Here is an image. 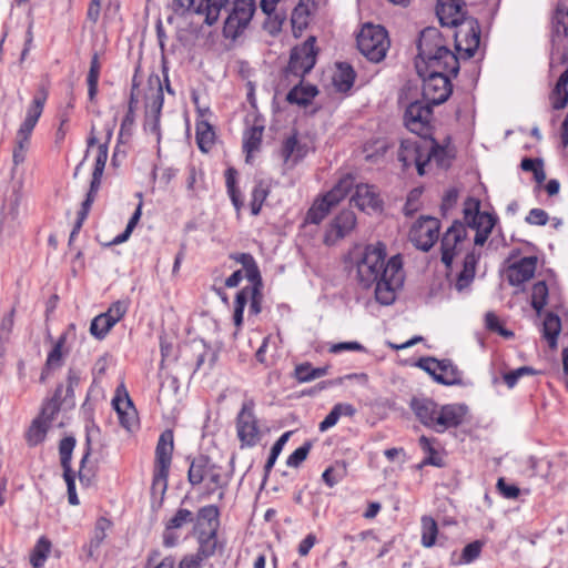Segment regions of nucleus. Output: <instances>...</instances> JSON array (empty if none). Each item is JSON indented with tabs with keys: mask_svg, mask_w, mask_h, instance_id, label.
Instances as JSON below:
<instances>
[{
	"mask_svg": "<svg viewBox=\"0 0 568 568\" xmlns=\"http://www.w3.org/2000/svg\"><path fill=\"white\" fill-rule=\"evenodd\" d=\"M357 280L364 288L375 285V297L383 305L395 301L396 291L403 286L404 272L400 255L386 262V245L382 242L365 246L356 263Z\"/></svg>",
	"mask_w": 568,
	"mask_h": 568,
	"instance_id": "f257e3e1",
	"label": "nucleus"
},
{
	"mask_svg": "<svg viewBox=\"0 0 568 568\" xmlns=\"http://www.w3.org/2000/svg\"><path fill=\"white\" fill-rule=\"evenodd\" d=\"M465 223L454 221L442 237V262L450 268L454 257L458 255L464 242L467 239V226L476 231L475 245L481 246L486 243L498 217L495 214L480 211V201L475 197H467L463 209Z\"/></svg>",
	"mask_w": 568,
	"mask_h": 568,
	"instance_id": "f03ea898",
	"label": "nucleus"
},
{
	"mask_svg": "<svg viewBox=\"0 0 568 568\" xmlns=\"http://www.w3.org/2000/svg\"><path fill=\"white\" fill-rule=\"evenodd\" d=\"M417 49L416 69L419 75H423V67L437 65L440 69H448L454 77L458 74L459 60L437 28L427 27L420 32Z\"/></svg>",
	"mask_w": 568,
	"mask_h": 568,
	"instance_id": "7ed1b4c3",
	"label": "nucleus"
},
{
	"mask_svg": "<svg viewBox=\"0 0 568 568\" xmlns=\"http://www.w3.org/2000/svg\"><path fill=\"white\" fill-rule=\"evenodd\" d=\"M231 257L243 265L245 270V277L250 282V285L244 286L240 292H237L234 301V324L236 327H241L243 324V313L244 308L250 302L248 305V314L257 315L262 311V276L260 268L250 253H237L232 254Z\"/></svg>",
	"mask_w": 568,
	"mask_h": 568,
	"instance_id": "20e7f679",
	"label": "nucleus"
},
{
	"mask_svg": "<svg viewBox=\"0 0 568 568\" xmlns=\"http://www.w3.org/2000/svg\"><path fill=\"white\" fill-rule=\"evenodd\" d=\"M187 480L192 486L205 483L203 494L205 497L219 491V499L224 498L227 480L222 474V467L213 463L206 455H199L191 460Z\"/></svg>",
	"mask_w": 568,
	"mask_h": 568,
	"instance_id": "39448f33",
	"label": "nucleus"
},
{
	"mask_svg": "<svg viewBox=\"0 0 568 568\" xmlns=\"http://www.w3.org/2000/svg\"><path fill=\"white\" fill-rule=\"evenodd\" d=\"M173 448L174 444L172 430L163 432L160 435L155 448V462L151 486V493L153 496L159 495L160 498H163L168 489V477L172 462Z\"/></svg>",
	"mask_w": 568,
	"mask_h": 568,
	"instance_id": "423d86ee",
	"label": "nucleus"
},
{
	"mask_svg": "<svg viewBox=\"0 0 568 568\" xmlns=\"http://www.w3.org/2000/svg\"><path fill=\"white\" fill-rule=\"evenodd\" d=\"M448 69L423 67V102L438 105L447 101L453 92Z\"/></svg>",
	"mask_w": 568,
	"mask_h": 568,
	"instance_id": "0eeeda50",
	"label": "nucleus"
},
{
	"mask_svg": "<svg viewBox=\"0 0 568 568\" xmlns=\"http://www.w3.org/2000/svg\"><path fill=\"white\" fill-rule=\"evenodd\" d=\"M356 42L359 52L375 63L384 60L390 45L386 29L371 23L363 26L357 34Z\"/></svg>",
	"mask_w": 568,
	"mask_h": 568,
	"instance_id": "6e6552de",
	"label": "nucleus"
},
{
	"mask_svg": "<svg viewBox=\"0 0 568 568\" xmlns=\"http://www.w3.org/2000/svg\"><path fill=\"white\" fill-rule=\"evenodd\" d=\"M255 10V0H233L224 22L223 36L236 40L248 27Z\"/></svg>",
	"mask_w": 568,
	"mask_h": 568,
	"instance_id": "1a4fd4ad",
	"label": "nucleus"
},
{
	"mask_svg": "<svg viewBox=\"0 0 568 568\" xmlns=\"http://www.w3.org/2000/svg\"><path fill=\"white\" fill-rule=\"evenodd\" d=\"M432 105L423 101H414L408 104L404 114L406 128L419 138L432 136Z\"/></svg>",
	"mask_w": 568,
	"mask_h": 568,
	"instance_id": "9d476101",
	"label": "nucleus"
},
{
	"mask_svg": "<svg viewBox=\"0 0 568 568\" xmlns=\"http://www.w3.org/2000/svg\"><path fill=\"white\" fill-rule=\"evenodd\" d=\"M236 433L242 447H253L261 439L258 420L254 414V402L245 400L236 416Z\"/></svg>",
	"mask_w": 568,
	"mask_h": 568,
	"instance_id": "9b49d317",
	"label": "nucleus"
},
{
	"mask_svg": "<svg viewBox=\"0 0 568 568\" xmlns=\"http://www.w3.org/2000/svg\"><path fill=\"white\" fill-rule=\"evenodd\" d=\"M440 222L433 216H420L409 231L410 242L419 250L428 252L439 237Z\"/></svg>",
	"mask_w": 568,
	"mask_h": 568,
	"instance_id": "f8f14e48",
	"label": "nucleus"
},
{
	"mask_svg": "<svg viewBox=\"0 0 568 568\" xmlns=\"http://www.w3.org/2000/svg\"><path fill=\"white\" fill-rule=\"evenodd\" d=\"M454 31L455 48L464 51L465 58H473L480 43V27L475 18H468Z\"/></svg>",
	"mask_w": 568,
	"mask_h": 568,
	"instance_id": "ddd939ff",
	"label": "nucleus"
},
{
	"mask_svg": "<svg viewBox=\"0 0 568 568\" xmlns=\"http://www.w3.org/2000/svg\"><path fill=\"white\" fill-rule=\"evenodd\" d=\"M315 37H310L302 45L295 47L290 57L287 70L297 77H304L316 63Z\"/></svg>",
	"mask_w": 568,
	"mask_h": 568,
	"instance_id": "4468645a",
	"label": "nucleus"
},
{
	"mask_svg": "<svg viewBox=\"0 0 568 568\" xmlns=\"http://www.w3.org/2000/svg\"><path fill=\"white\" fill-rule=\"evenodd\" d=\"M425 138L406 139L400 142L397 158L404 169L415 165L419 175L425 174Z\"/></svg>",
	"mask_w": 568,
	"mask_h": 568,
	"instance_id": "2eb2a0df",
	"label": "nucleus"
},
{
	"mask_svg": "<svg viewBox=\"0 0 568 568\" xmlns=\"http://www.w3.org/2000/svg\"><path fill=\"white\" fill-rule=\"evenodd\" d=\"M245 123L247 128L243 135V150L246 153V161H248L252 153L261 148L265 120L256 111H253L246 115Z\"/></svg>",
	"mask_w": 568,
	"mask_h": 568,
	"instance_id": "dca6fc26",
	"label": "nucleus"
},
{
	"mask_svg": "<svg viewBox=\"0 0 568 568\" xmlns=\"http://www.w3.org/2000/svg\"><path fill=\"white\" fill-rule=\"evenodd\" d=\"M351 202L361 211L373 212H381L384 204L377 187L365 183L355 185Z\"/></svg>",
	"mask_w": 568,
	"mask_h": 568,
	"instance_id": "f3484780",
	"label": "nucleus"
},
{
	"mask_svg": "<svg viewBox=\"0 0 568 568\" xmlns=\"http://www.w3.org/2000/svg\"><path fill=\"white\" fill-rule=\"evenodd\" d=\"M463 0H437L436 14L443 27H458L466 19Z\"/></svg>",
	"mask_w": 568,
	"mask_h": 568,
	"instance_id": "a211bd4d",
	"label": "nucleus"
},
{
	"mask_svg": "<svg viewBox=\"0 0 568 568\" xmlns=\"http://www.w3.org/2000/svg\"><path fill=\"white\" fill-rule=\"evenodd\" d=\"M356 215L352 210H343L331 222L325 234V243L333 244L348 235L356 226Z\"/></svg>",
	"mask_w": 568,
	"mask_h": 568,
	"instance_id": "6ab92c4d",
	"label": "nucleus"
},
{
	"mask_svg": "<svg viewBox=\"0 0 568 568\" xmlns=\"http://www.w3.org/2000/svg\"><path fill=\"white\" fill-rule=\"evenodd\" d=\"M467 410L464 404H448L439 407L434 430L443 433L448 428L458 427L464 423Z\"/></svg>",
	"mask_w": 568,
	"mask_h": 568,
	"instance_id": "aec40b11",
	"label": "nucleus"
},
{
	"mask_svg": "<svg viewBox=\"0 0 568 568\" xmlns=\"http://www.w3.org/2000/svg\"><path fill=\"white\" fill-rule=\"evenodd\" d=\"M537 256H525L507 267L506 276L510 285L519 286L534 277L537 268Z\"/></svg>",
	"mask_w": 568,
	"mask_h": 568,
	"instance_id": "412c9836",
	"label": "nucleus"
},
{
	"mask_svg": "<svg viewBox=\"0 0 568 568\" xmlns=\"http://www.w3.org/2000/svg\"><path fill=\"white\" fill-rule=\"evenodd\" d=\"M193 521L194 515L191 510L179 508L173 517L170 518L165 524V528L162 535L163 545L168 548L176 546L180 539V535L176 532V530Z\"/></svg>",
	"mask_w": 568,
	"mask_h": 568,
	"instance_id": "4be33fe9",
	"label": "nucleus"
},
{
	"mask_svg": "<svg viewBox=\"0 0 568 568\" xmlns=\"http://www.w3.org/2000/svg\"><path fill=\"white\" fill-rule=\"evenodd\" d=\"M220 509L215 505H206L201 507L194 517V534L201 535L219 532L220 528Z\"/></svg>",
	"mask_w": 568,
	"mask_h": 568,
	"instance_id": "5701e85b",
	"label": "nucleus"
},
{
	"mask_svg": "<svg viewBox=\"0 0 568 568\" xmlns=\"http://www.w3.org/2000/svg\"><path fill=\"white\" fill-rule=\"evenodd\" d=\"M47 100V92L41 91L34 95L32 103L27 110V114L22 123L20 124L16 134L27 136L31 139L33 129L36 128L44 108Z\"/></svg>",
	"mask_w": 568,
	"mask_h": 568,
	"instance_id": "b1692460",
	"label": "nucleus"
},
{
	"mask_svg": "<svg viewBox=\"0 0 568 568\" xmlns=\"http://www.w3.org/2000/svg\"><path fill=\"white\" fill-rule=\"evenodd\" d=\"M409 407L424 426L432 429L436 427V417L439 407L433 399L426 397H413L409 403Z\"/></svg>",
	"mask_w": 568,
	"mask_h": 568,
	"instance_id": "393cba45",
	"label": "nucleus"
},
{
	"mask_svg": "<svg viewBox=\"0 0 568 568\" xmlns=\"http://www.w3.org/2000/svg\"><path fill=\"white\" fill-rule=\"evenodd\" d=\"M112 405L118 414L121 426L130 432L133 430L138 426V414L129 395L126 393L124 397L116 395L112 399Z\"/></svg>",
	"mask_w": 568,
	"mask_h": 568,
	"instance_id": "a878e982",
	"label": "nucleus"
},
{
	"mask_svg": "<svg viewBox=\"0 0 568 568\" xmlns=\"http://www.w3.org/2000/svg\"><path fill=\"white\" fill-rule=\"evenodd\" d=\"M480 254L475 250L468 252L463 262V270L458 273L455 282V288L458 292H464L469 288L474 282L476 274V266L479 261Z\"/></svg>",
	"mask_w": 568,
	"mask_h": 568,
	"instance_id": "bb28decb",
	"label": "nucleus"
},
{
	"mask_svg": "<svg viewBox=\"0 0 568 568\" xmlns=\"http://www.w3.org/2000/svg\"><path fill=\"white\" fill-rule=\"evenodd\" d=\"M195 536L199 544L195 554H197L202 559L205 560L224 550V542L219 539L217 532L211 535L202 531L201 535Z\"/></svg>",
	"mask_w": 568,
	"mask_h": 568,
	"instance_id": "cd10ccee",
	"label": "nucleus"
},
{
	"mask_svg": "<svg viewBox=\"0 0 568 568\" xmlns=\"http://www.w3.org/2000/svg\"><path fill=\"white\" fill-rule=\"evenodd\" d=\"M230 0H200L194 12L204 16V22L213 26L217 22L221 11L226 7Z\"/></svg>",
	"mask_w": 568,
	"mask_h": 568,
	"instance_id": "c85d7f7f",
	"label": "nucleus"
},
{
	"mask_svg": "<svg viewBox=\"0 0 568 568\" xmlns=\"http://www.w3.org/2000/svg\"><path fill=\"white\" fill-rule=\"evenodd\" d=\"M145 99L148 112L161 114L164 98L159 75L149 78V92L146 93Z\"/></svg>",
	"mask_w": 568,
	"mask_h": 568,
	"instance_id": "c756f323",
	"label": "nucleus"
},
{
	"mask_svg": "<svg viewBox=\"0 0 568 568\" xmlns=\"http://www.w3.org/2000/svg\"><path fill=\"white\" fill-rule=\"evenodd\" d=\"M438 376L435 381L442 385H460L463 383V374L450 359L439 361Z\"/></svg>",
	"mask_w": 568,
	"mask_h": 568,
	"instance_id": "7c9ffc66",
	"label": "nucleus"
},
{
	"mask_svg": "<svg viewBox=\"0 0 568 568\" xmlns=\"http://www.w3.org/2000/svg\"><path fill=\"white\" fill-rule=\"evenodd\" d=\"M281 155L284 164L290 168L294 166L305 155L304 148L298 143L296 135L288 136L284 140L281 149Z\"/></svg>",
	"mask_w": 568,
	"mask_h": 568,
	"instance_id": "2f4dec72",
	"label": "nucleus"
},
{
	"mask_svg": "<svg viewBox=\"0 0 568 568\" xmlns=\"http://www.w3.org/2000/svg\"><path fill=\"white\" fill-rule=\"evenodd\" d=\"M336 67V72L333 75L334 87L338 92H347L354 84L355 71L347 62H339Z\"/></svg>",
	"mask_w": 568,
	"mask_h": 568,
	"instance_id": "473e14b6",
	"label": "nucleus"
},
{
	"mask_svg": "<svg viewBox=\"0 0 568 568\" xmlns=\"http://www.w3.org/2000/svg\"><path fill=\"white\" fill-rule=\"evenodd\" d=\"M318 90L314 85H295L291 89L286 95V101L291 104H297L298 106H307L312 100L316 97Z\"/></svg>",
	"mask_w": 568,
	"mask_h": 568,
	"instance_id": "72a5a7b5",
	"label": "nucleus"
},
{
	"mask_svg": "<svg viewBox=\"0 0 568 568\" xmlns=\"http://www.w3.org/2000/svg\"><path fill=\"white\" fill-rule=\"evenodd\" d=\"M425 146L427 150L425 151V166L430 162H435L440 168L448 165L447 151L432 136L425 139Z\"/></svg>",
	"mask_w": 568,
	"mask_h": 568,
	"instance_id": "f704fd0d",
	"label": "nucleus"
},
{
	"mask_svg": "<svg viewBox=\"0 0 568 568\" xmlns=\"http://www.w3.org/2000/svg\"><path fill=\"white\" fill-rule=\"evenodd\" d=\"M551 103L555 110H561L568 103V67L561 72L552 90Z\"/></svg>",
	"mask_w": 568,
	"mask_h": 568,
	"instance_id": "c9c22d12",
	"label": "nucleus"
},
{
	"mask_svg": "<svg viewBox=\"0 0 568 568\" xmlns=\"http://www.w3.org/2000/svg\"><path fill=\"white\" fill-rule=\"evenodd\" d=\"M50 427L42 418H34L24 434L28 446L36 447L41 444L45 439Z\"/></svg>",
	"mask_w": 568,
	"mask_h": 568,
	"instance_id": "e433bc0d",
	"label": "nucleus"
},
{
	"mask_svg": "<svg viewBox=\"0 0 568 568\" xmlns=\"http://www.w3.org/2000/svg\"><path fill=\"white\" fill-rule=\"evenodd\" d=\"M337 203L333 202L332 199H328V195L325 194L307 211L306 222L312 224H320L329 213L331 209Z\"/></svg>",
	"mask_w": 568,
	"mask_h": 568,
	"instance_id": "4c0bfd02",
	"label": "nucleus"
},
{
	"mask_svg": "<svg viewBox=\"0 0 568 568\" xmlns=\"http://www.w3.org/2000/svg\"><path fill=\"white\" fill-rule=\"evenodd\" d=\"M560 331L561 322L559 316L552 312L547 313L542 323V333L551 348L557 346V337Z\"/></svg>",
	"mask_w": 568,
	"mask_h": 568,
	"instance_id": "58836bf2",
	"label": "nucleus"
},
{
	"mask_svg": "<svg viewBox=\"0 0 568 568\" xmlns=\"http://www.w3.org/2000/svg\"><path fill=\"white\" fill-rule=\"evenodd\" d=\"M215 132L207 121L196 122V144L202 152H207L214 143Z\"/></svg>",
	"mask_w": 568,
	"mask_h": 568,
	"instance_id": "ea45409f",
	"label": "nucleus"
},
{
	"mask_svg": "<svg viewBox=\"0 0 568 568\" xmlns=\"http://www.w3.org/2000/svg\"><path fill=\"white\" fill-rule=\"evenodd\" d=\"M111 527V521L106 518H99L95 523L93 535L89 544L88 556L93 557L106 537V530Z\"/></svg>",
	"mask_w": 568,
	"mask_h": 568,
	"instance_id": "a19ab883",
	"label": "nucleus"
},
{
	"mask_svg": "<svg viewBox=\"0 0 568 568\" xmlns=\"http://www.w3.org/2000/svg\"><path fill=\"white\" fill-rule=\"evenodd\" d=\"M422 524V538L420 542L425 548H430L436 544L438 535V526L435 519L430 516H423Z\"/></svg>",
	"mask_w": 568,
	"mask_h": 568,
	"instance_id": "79ce46f5",
	"label": "nucleus"
},
{
	"mask_svg": "<svg viewBox=\"0 0 568 568\" xmlns=\"http://www.w3.org/2000/svg\"><path fill=\"white\" fill-rule=\"evenodd\" d=\"M62 396V385H59L54 392V395L51 399L47 400L41 409V413L37 418H42L43 422H47L48 425L51 426L54 416L60 410V400Z\"/></svg>",
	"mask_w": 568,
	"mask_h": 568,
	"instance_id": "37998d69",
	"label": "nucleus"
},
{
	"mask_svg": "<svg viewBox=\"0 0 568 568\" xmlns=\"http://www.w3.org/2000/svg\"><path fill=\"white\" fill-rule=\"evenodd\" d=\"M308 2L310 0H300L292 12L291 21L295 34L297 31L303 32L308 24Z\"/></svg>",
	"mask_w": 568,
	"mask_h": 568,
	"instance_id": "c03bdc74",
	"label": "nucleus"
},
{
	"mask_svg": "<svg viewBox=\"0 0 568 568\" xmlns=\"http://www.w3.org/2000/svg\"><path fill=\"white\" fill-rule=\"evenodd\" d=\"M50 550L51 541L44 536L40 537L30 556V562L33 566V568L43 567L50 554Z\"/></svg>",
	"mask_w": 568,
	"mask_h": 568,
	"instance_id": "a18cd8bd",
	"label": "nucleus"
},
{
	"mask_svg": "<svg viewBox=\"0 0 568 568\" xmlns=\"http://www.w3.org/2000/svg\"><path fill=\"white\" fill-rule=\"evenodd\" d=\"M100 70H101V64L99 62V55L95 52L91 58L90 69H89L88 77H87L88 95H89L90 101H93L98 93Z\"/></svg>",
	"mask_w": 568,
	"mask_h": 568,
	"instance_id": "49530a36",
	"label": "nucleus"
},
{
	"mask_svg": "<svg viewBox=\"0 0 568 568\" xmlns=\"http://www.w3.org/2000/svg\"><path fill=\"white\" fill-rule=\"evenodd\" d=\"M434 439H430L426 436H420L418 439L419 447L426 454V457L423 460V465H432L436 467H442L444 465L443 458L438 455L437 450L433 446Z\"/></svg>",
	"mask_w": 568,
	"mask_h": 568,
	"instance_id": "de8ad7c7",
	"label": "nucleus"
},
{
	"mask_svg": "<svg viewBox=\"0 0 568 568\" xmlns=\"http://www.w3.org/2000/svg\"><path fill=\"white\" fill-rule=\"evenodd\" d=\"M354 187V178L351 174H346L338 180V182L334 185V187L326 193L328 199H332L333 202L339 203Z\"/></svg>",
	"mask_w": 568,
	"mask_h": 568,
	"instance_id": "09e8293b",
	"label": "nucleus"
},
{
	"mask_svg": "<svg viewBox=\"0 0 568 568\" xmlns=\"http://www.w3.org/2000/svg\"><path fill=\"white\" fill-rule=\"evenodd\" d=\"M552 28L557 34L568 37V7L560 0L552 17Z\"/></svg>",
	"mask_w": 568,
	"mask_h": 568,
	"instance_id": "8fccbe9b",
	"label": "nucleus"
},
{
	"mask_svg": "<svg viewBox=\"0 0 568 568\" xmlns=\"http://www.w3.org/2000/svg\"><path fill=\"white\" fill-rule=\"evenodd\" d=\"M236 175L237 171L234 168H229L225 171V182L227 187V193L231 197V201L239 212L242 206V200H241V192L240 189L236 186Z\"/></svg>",
	"mask_w": 568,
	"mask_h": 568,
	"instance_id": "3c124183",
	"label": "nucleus"
},
{
	"mask_svg": "<svg viewBox=\"0 0 568 568\" xmlns=\"http://www.w3.org/2000/svg\"><path fill=\"white\" fill-rule=\"evenodd\" d=\"M548 301V286L545 281H539L532 285L531 307L540 314Z\"/></svg>",
	"mask_w": 568,
	"mask_h": 568,
	"instance_id": "603ef678",
	"label": "nucleus"
},
{
	"mask_svg": "<svg viewBox=\"0 0 568 568\" xmlns=\"http://www.w3.org/2000/svg\"><path fill=\"white\" fill-rule=\"evenodd\" d=\"M75 446V439L71 436L61 439L59 445L60 462L63 468V473L73 471L71 468L72 452Z\"/></svg>",
	"mask_w": 568,
	"mask_h": 568,
	"instance_id": "864d4df0",
	"label": "nucleus"
},
{
	"mask_svg": "<svg viewBox=\"0 0 568 568\" xmlns=\"http://www.w3.org/2000/svg\"><path fill=\"white\" fill-rule=\"evenodd\" d=\"M114 324L104 315L95 316L90 325V333L98 339H103Z\"/></svg>",
	"mask_w": 568,
	"mask_h": 568,
	"instance_id": "5fc2aeb1",
	"label": "nucleus"
},
{
	"mask_svg": "<svg viewBox=\"0 0 568 568\" xmlns=\"http://www.w3.org/2000/svg\"><path fill=\"white\" fill-rule=\"evenodd\" d=\"M268 195L267 186L263 181L258 182L253 191H252V201H251V213L252 215H258L262 209L264 201Z\"/></svg>",
	"mask_w": 568,
	"mask_h": 568,
	"instance_id": "6e6d98bb",
	"label": "nucleus"
},
{
	"mask_svg": "<svg viewBox=\"0 0 568 568\" xmlns=\"http://www.w3.org/2000/svg\"><path fill=\"white\" fill-rule=\"evenodd\" d=\"M65 343V335H61L55 342L53 348L48 354L45 365L47 369H55L62 366V348Z\"/></svg>",
	"mask_w": 568,
	"mask_h": 568,
	"instance_id": "4d7b16f0",
	"label": "nucleus"
},
{
	"mask_svg": "<svg viewBox=\"0 0 568 568\" xmlns=\"http://www.w3.org/2000/svg\"><path fill=\"white\" fill-rule=\"evenodd\" d=\"M291 434H292L291 432H286L284 434H282L280 436V438L273 444V446L271 448L270 456L264 466L265 475H267L271 471V469L273 468L278 455L283 450V447L286 444V442L288 440Z\"/></svg>",
	"mask_w": 568,
	"mask_h": 568,
	"instance_id": "13d9d810",
	"label": "nucleus"
},
{
	"mask_svg": "<svg viewBox=\"0 0 568 568\" xmlns=\"http://www.w3.org/2000/svg\"><path fill=\"white\" fill-rule=\"evenodd\" d=\"M128 310L129 302L126 300H119L112 303L108 311L103 314L115 325L120 320L124 317Z\"/></svg>",
	"mask_w": 568,
	"mask_h": 568,
	"instance_id": "bf43d9fd",
	"label": "nucleus"
},
{
	"mask_svg": "<svg viewBox=\"0 0 568 568\" xmlns=\"http://www.w3.org/2000/svg\"><path fill=\"white\" fill-rule=\"evenodd\" d=\"M112 136V129L109 128L106 132V141L104 143L99 144L98 154L94 163L93 172L98 174H103L105 163L108 160V144Z\"/></svg>",
	"mask_w": 568,
	"mask_h": 568,
	"instance_id": "052dcab7",
	"label": "nucleus"
},
{
	"mask_svg": "<svg viewBox=\"0 0 568 568\" xmlns=\"http://www.w3.org/2000/svg\"><path fill=\"white\" fill-rule=\"evenodd\" d=\"M536 371L530 366H521L519 368L506 372L503 374V379L508 388H513L518 383L519 378L526 375H534Z\"/></svg>",
	"mask_w": 568,
	"mask_h": 568,
	"instance_id": "680f3d73",
	"label": "nucleus"
},
{
	"mask_svg": "<svg viewBox=\"0 0 568 568\" xmlns=\"http://www.w3.org/2000/svg\"><path fill=\"white\" fill-rule=\"evenodd\" d=\"M312 448L311 442H305L301 447L296 448L286 460L288 467H298L307 457Z\"/></svg>",
	"mask_w": 568,
	"mask_h": 568,
	"instance_id": "e2e57ef3",
	"label": "nucleus"
},
{
	"mask_svg": "<svg viewBox=\"0 0 568 568\" xmlns=\"http://www.w3.org/2000/svg\"><path fill=\"white\" fill-rule=\"evenodd\" d=\"M16 308L13 307L0 323V343L6 344L10 339V335L14 325Z\"/></svg>",
	"mask_w": 568,
	"mask_h": 568,
	"instance_id": "0e129e2a",
	"label": "nucleus"
},
{
	"mask_svg": "<svg viewBox=\"0 0 568 568\" xmlns=\"http://www.w3.org/2000/svg\"><path fill=\"white\" fill-rule=\"evenodd\" d=\"M483 545L484 544L479 540H475L466 545L463 549L460 560L463 562L469 564L477 559L481 552Z\"/></svg>",
	"mask_w": 568,
	"mask_h": 568,
	"instance_id": "69168bd1",
	"label": "nucleus"
},
{
	"mask_svg": "<svg viewBox=\"0 0 568 568\" xmlns=\"http://www.w3.org/2000/svg\"><path fill=\"white\" fill-rule=\"evenodd\" d=\"M365 347L358 342H341L332 344L328 352L332 354H338L341 352H364Z\"/></svg>",
	"mask_w": 568,
	"mask_h": 568,
	"instance_id": "338daca9",
	"label": "nucleus"
},
{
	"mask_svg": "<svg viewBox=\"0 0 568 568\" xmlns=\"http://www.w3.org/2000/svg\"><path fill=\"white\" fill-rule=\"evenodd\" d=\"M525 220L528 224L542 226L547 224L549 216L542 209H531Z\"/></svg>",
	"mask_w": 568,
	"mask_h": 568,
	"instance_id": "774afa93",
	"label": "nucleus"
}]
</instances>
